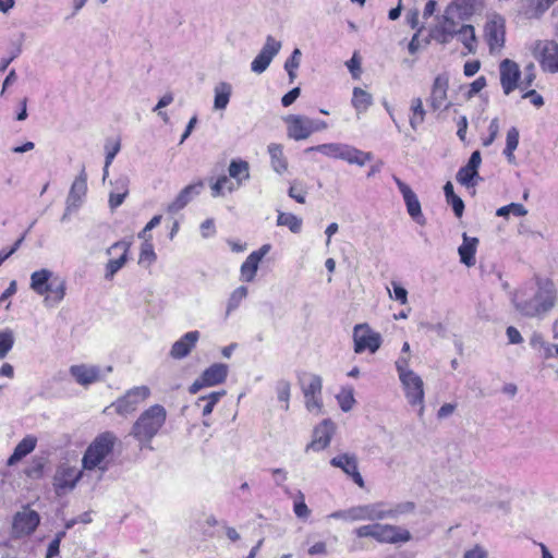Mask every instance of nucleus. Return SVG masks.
Returning <instances> with one entry per match:
<instances>
[{"mask_svg":"<svg viewBox=\"0 0 558 558\" xmlns=\"http://www.w3.org/2000/svg\"><path fill=\"white\" fill-rule=\"evenodd\" d=\"M39 524V515L34 510L17 512L13 520V531L16 535H28Z\"/></svg>","mask_w":558,"mask_h":558,"instance_id":"24","label":"nucleus"},{"mask_svg":"<svg viewBox=\"0 0 558 558\" xmlns=\"http://www.w3.org/2000/svg\"><path fill=\"white\" fill-rule=\"evenodd\" d=\"M351 102L354 109L361 113L365 112L372 106L373 97L366 90L354 87Z\"/></svg>","mask_w":558,"mask_h":558,"instance_id":"38","label":"nucleus"},{"mask_svg":"<svg viewBox=\"0 0 558 558\" xmlns=\"http://www.w3.org/2000/svg\"><path fill=\"white\" fill-rule=\"evenodd\" d=\"M302 390L304 397H311L314 395H322V378L315 374H308L301 379Z\"/></svg>","mask_w":558,"mask_h":558,"instance_id":"39","label":"nucleus"},{"mask_svg":"<svg viewBox=\"0 0 558 558\" xmlns=\"http://www.w3.org/2000/svg\"><path fill=\"white\" fill-rule=\"evenodd\" d=\"M14 344L12 330L0 331V359H4Z\"/></svg>","mask_w":558,"mask_h":558,"instance_id":"47","label":"nucleus"},{"mask_svg":"<svg viewBox=\"0 0 558 558\" xmlns=\"http://www.w3.org/2000/svg\"><path fill=\"white\" fill-rule=\"evenodd\" d=\"M300 88L299 87H294L293 89H291L289 93H287L282 98H281V104L283 107H289L290 105H292L296 98L300 96Z\"/></svg>","mask_w":558,"mask_h":558,"instance_id":"63","label":"nucleus"},{"mask_svg":"<svg viewBox=\"0 0 558 558\" xmlns=\"http://www.w3.org/2000/svg\"><path fill=\"white\" fill-rule=\"evenodd\" d=\"M228 172L229 177L236 181L238 186H241L243 182L250 179L248 162L242 159H234L230 162Z\"/></svg>","mask_w":558,"mask_h":558,"instance_id":"33","label":"nucleus"},{"mask_svg":"<svg viewBox=\"0 0 558 558\" xmlns=\"http://www.w3.org/2000/svg\"><path fill=\"white\" fill-rule=\"evenodd\" d=\"M393 181L397 184L400 193L402 194L403 201L407 206V211L410 215V217L418 225L424 226L426 223V219L422 214L421 203L416 194L408 184L401 181L398 177L393 175Z\"/></svg>","mask_w":558,"mask_h":558,"instance_id":"14","label":"nucleus"},{"mask_svg":"<svg viewBox=\"0 0 558 558\" xmlns=\"http://www.w3.org/2000/svg\"><path fill=\"white\" fill-rule=\"evenodd\" d=\"M298 496H299V500L294 501V507H293L294 513L300 519H307L311 511L304 501V495L302 492H299Z\"/></svg>","mask_w":558,"mask_h":558,"instance_id":"51","label":"nucleus"},{"mask_svg":"<svg viewBox=\"0 0 558 558\" xmlns=\"http://www.w3.org/2000/svg\"><path fill=\"white\" fill-rule=\"evenodd\" d=\"M354 352L360 354L364 351L375 353L381 345L380 333L372 330L368 324H357L353 329Z\"/></svg>","mask_w":558,"mask_h":558,"instance_id":"7","label":"nucleus"},{"mask_svg":"<svg viewBox=\"0 0 558 558\" xmlns=\"http://www.w3.org/2000/svg\"><path fill=\"white\" fill-rule=\"evenodd\" d=\"M31 289L44 296L46 307H56L65 296L66 282L51 270L43 268L31 275Z\"/></svg>","mask_w":558,"mask_h":558,"instance_id":"2","label":"nucleus"},{"mask_svg":"<svg viewBox=\"0 0 558 558\" xmlns=\"http://www.w3.org/2000/svg\"><path fill=\"white\" fill-rule=\"evenodd\" d=\"M167 411L160 404H154L145 410L134 422L131 435L141 444L142 447L149 445L151 439L159 433L165 425Z\"/></svg>","mask_w":558,"mask_h":558,"instance_id":"3","label":"nucleus"},{"mask_svg":"<svg viewBox=\"0 0 558 558\" xmlns=\"http://www.w3.org/2000/svg\"><path fill=\"white\" fill-rule=\"evenodd\" d=\"M131 243L128 241H118L107 248L108 255L119 253L117 258H110L106 265L105 278L110 280L125 265L129 258Z\"/></svg>","mask_w":558,"mask_h":558,"instance_id":"16","label":"nucleus"},{"mask_svg":"<svg viewBox=\"0 0 558 558\" xmlns=\"http://www.w3.org/2000/svg\"><path fill=\"white\" fill-rule=\"evenodd\" d=\"M415 504L412 501H405L395 505L393 507H385V519H397L399 515L413 512Z\"/></svg>","mask_w":558,"mask_h":558,"instance_id":"43","label":"nucleus"},{"mask_svg":"<svg viewBox=\"0 0 558 558\" xmlns=\"http://www.w3.org/2000/svg\"><path fill=\"white\" fill-rule=\"evenodd\" d=\"M396 368H397L399 377L403 376L404 374H408V373H413V371H411L409 368V357H407V356H400L396 361Z\"/></svg>","mask_w":558,"mask_h":558,"instance_id":"60","label":"nucleus"},{"mask_svg":"<svg viewBox=\"0 0 558 558\" xmlns=\"http://www.w3.org/2000/svg\"><path fill=\"white\" fill-rule=\"evenodd\" d=\"M229 373V367L223 363H215L207 367L201 376L190 386L189 391L192 395L197 393L202 388L213 387L225 383Z\"/></svg>","mask_w":558,"mask_h":558,"instance_id":"8","label":"nucleus"},{"mask_svg":"<svg viewBox=\"0 0 558 558\" xmlns=\"http://www.w3.org/2000/svg\"><path fill=\"white\" fill-rule=\"evenodd\" d=\"M506 335L509 340V343H511V344H520L523 342V338H522L520 331L513 326H509L507 328Z\"/></svg>","mask_w":558,"mask_h":558,"instance_id":"59","label":"nucleus"},{"mask_svg":"<svg viewBox=\"0 0 558 558\" xmlns=\"http://www.w3.org/2000/svg\"><path fill=\"white\" fill-rule=\"evenodd\" d=\"M121 145L120 141H116L111 148H109L108 144L106 145L107 154H106V166L109 167L114 159L116 155L120 151Z\"/></svg>","mask_w":558,"mask_h":558,"instance_id":"61","label":"nucleus"},{"mask_svg":"<svg viewBox=\"0 0 558 558\" xmlns=\"http://www.w3.org/2000/svg\"><path fill=\"white\" fill-rule=\"evenodd\" d=\"M411 539V533L398 525L377 523L376 538L378 543L402 544Z\"/></svg>","mask_w":558,"mask_h":558,"instance_id":"18","label":"nucleus"},{"mask_svg":"<svg viewBox=\"0 0 558 558\" xmlns=\"http://www.w3.org/2000/svg\"><path fill=\"white\" fill-rule=\"evenodd\" d=\"M448 88H449V78L446 74H439L435 77L430 94L427 99L429 107L434 110H447L451 102L448 101Z\"/></svg>","mask_w":558,"mask_h":558,"instance_id":"11","label":"nucleus"},{"mask_svg":"<svg viewBox=\"0 0 558 558\" xmlns=\"http://www.w3.org/2000/svg\"><path fill=\"white\" fill-rule=\"evenodd\" d=\"M248 290L246 287L241 286L236 288L230 295L227 304L226 314L229 315L233 311H235L240 303L247 296Z\"/></svg>","mask_w":558,"mask_h":558,"instance_id":"44","label":"nucleus"},{"mask_svg":"<svg viewBox=\"0 0 558 558\" xmlns=\"http://www.w3.org/2000/svg\"><path fill=\"white\" fill-rule=\"evenodd\" d=\"M392 287H393L395 299L397 301H399L401 304H407L408 291L397 282H392Z\"/></svg>","mask_w":558,"mask_h":558,"instance_id":"62","label":"nucleus"},{"mask_svg":"<svg viewBox=\"0 0 558 558\" xmlns=\"http://www.w3.org/2000/svg\"><path fill=\"white\" fill-rule=\"evenodd\" d=\"M354 521H380L385 520V504L375 502L369 505L352 507Z\"/></svg>","mask_w":558,"mask_h":558,"instance_id":"28","label":"nucleus"},{"mask_svg":"<svg viewBox=\"0 0 558 558\" xmlns=\"http://www.w3.org/2000/svg\"><path fill=\"white\" fill-rule=\"evenodd\" d=\"M306 154L317 151L326 157L332 159H340L347 161L350 165H356L363 167L367 161L373 159V154L369 151H363L352 145L345 143H326L316 146L307 147L304 150Z\"/></svg>","mask_w":558,"mask_h":558,"instance_id":"5","label":"nucleus"},{"mask_svg":"<svg viewBox=\"0 0 558 558\" xmlns=\"http://www.w3.org/2000/svg\"><path fill=\"white\" fill-rule=\"evenodd\" d=\"M410 110V126L413 130H417V128L424 122L426 116V110L424 109L423 101L420 97H415L411 100Z\"/></svg>","mask_w":558,"mask_h":558,"instance_id":"37","label":"nucleus"},{"mask_svg":"<svg viewBox=\"0 0 558 558\" xmlns=\"http://www.w3.org/2000/svg\"><path fill=\"white\" fill-rule=\"evenodd\" d=\"M268 153L271 159L272 169L277 173H283L288 168V162L283 156L282 145L272 143L268 146Z\"/></svg>","mask_w":558,"mask_h":558,"instance_id":"34","label":"nucleus"},{"mask_svg":"<svg viewBox=\"0 0 558 558\" xmlns=\"http://www.w3.org/2000/svg\"><path fill=\"white\" fill-rule=\"evenodd\" d=\"M150 395L147 386H138L130 389L123 397L111 404L120 415L133 413Z\"/></svg>","mask_w":558,"mask_h":558,"instance_id":"10","label":"nucleus"},{"mask_svg":"<svg viewBox=\"0 0 558 558\" xmlns=\"http://www.w3.org/2000/svg\"><path fill=\"white\" fill-rule=\"evenodd\" d=\"M462 239L463 242L458 248L460 260L468 267L474 266L478 239L469 236L466 233H463Z\"/></svg>","mask_w":558,"mask_h":558,"instance_id":"30","label":"nucleus"},{"mask_svg":"<svg viewBox=\"0 0 558 558\" xmlns=\"http://www.w3.org/2000/svg\"><path fill=\"white\" fill-rule=\"evenodd\" d=\"M445 197L448 204L452 206L453 213L458 218H461L464 211V203L458 195L454 194L453 185L447 182L444 186Z\"/></svg>","mask_w":558,"mask_h":558,"instance_id":"40","label":"nucleus"},{"mask_svg":"<svg viewBox=\"0 0 558 558\" xmlns=\"http://www.w3.org/2000/svg\"><path fill=\"white\" fill-rule=\"evenodd\" d=\"M519 145V131L517 128L512 126L507 132L506 137V147L504 149V155L510 163H514L515 156L514 150Z\"/></svg>","mask_w":558,"mask_h":558,"instance_id":"41","label":"nucleus"},{"mask_svg":"<svg viewBox=\"0 0 558 558\" xmlns=\"http://www.w3.org/2000/svg\"><path fill=\"white\" fill-rule=\"evenodd\" d=\"M280 49L281 43L268 35L262 50L252 61L251 70L257 74L265 72Z\"/></svg>","mask_w":558,"mask_h":558,"instance_id":"12","label":"nucleus"},{"mask_svg":"<svg viewBox=\"0 0 558 558\" xmlns=\"http://www.w3.org/2000/svg\"><path fill=\"white\" fill-rule=\"evenodd\" d=\"M486 86V78L484 76L477 77L470 84V89L468 92L469 97H473L477 93H480Z\"/></svg>","mask_w":558,"mask_h":558,"instance_id":"58","label":"nucleus"},{"mask_svg":"<svg viewBox=\"0 0 558 558\" xmlns=\"http://www.w3.org/2000/svg\"><path fill=\"white\" fill-rule=\"evenodd\" d=\"M301 57H302V52L299 48H295L290 58H288L284 62V69H291V70H296L299 66H300V63H301Z\"/></svg>","mask_w":558,"mask_h":558,"instance_id":"56","label":"nucleus"},{"mask_svg":"<svg viewBox=\"0 0 558 558\" xmlns=\"http://www.w3.org/2000/svg\"><path fill=\"white\" fill-rule=\"evenodd\" d=\"M214 109L225 110L230 101L232 95V86L230 83L220 82L215 88Z\"/></svg>","mask_w":558,"mask_h":558,"instance_id":"32","label":"nucleus"},{"mask_svg":"<svg viewBox=\"0 0 558 558\" xmlns=\"http://www.w3.org/2000/svg\"><path fill=\"white\" fill-rule=\"evenodd\" d=\"M288 124V136L302 141L311 136V119L305 116L290 114L286 118Z\"/></svg>","mask_w":558,"mask_h":558,"instance_id":"23","label":"nucleus"},{"mask_svg":"<svg viewBox=\"0 0 558 558\" xmlns=\"http://www.w3.org/2000/svg\"><path fill=\"white\" fill-rule=\"evenodd\" d=\"M70 374L82 386L92 385L100 379V368L95 365H72Z\"/></svg>","mask_w":558,"mask_h":558,"instance_id":"27","label":"nucleus"},{"mask_svg":"<svg viewBox=\"0 0 558 558\" xmlns=\"http://www.w3.org/2000/svg\"><path fill=\"white\" fill-rule=\"evenodd\" d=\"M488 132H489L488 137L483 140V145L484 146L492 145L494 143V141L496 140V137L498 136V133H499V120H498V118H494L490 121L489 126H488Z\"/></svg>","mask_w":558,"mask_h":558,"instance_id":"53","label":"nucleus"},{"mask_svg":"<svg viewBox=\"0 0 558 558\" xmlns=\"http://www.w3.org/2000/svg\"><path fill=\"white\" fill-rule=\"evenodd\" d=\"M543 70L558 72V44L553 40L538 41L534 49Z\"/></svg>","mask_w":558,"mask_h":558,"instance_id":"13","label":"nucleus"},{"mask_svg":"<svg viewBox=\"0 0 558 558\" xmlns=\"http://www.w3.org/2000/svg\"><path fill=\"white\" fill-rule=\"evenodd\" d=\"M157 258V255L154 251V245L150 239H145V241L141 245V253L138 258V264L151 265Z\"/></svg>","mask_w":558,"mask_h":558,"instance_id":"46","label":"nucleus"},{"mask_svg":"<svg viewBox=\"0 0 558 558\" xmlns=\"http://www.w3.org/2000/svg\"><path fill=\"white\" fill-rule=\"evenodd\" d=\"M37 439L33 436H26L23 438L14 448L13 453L8 459L9 465H14L21 461L24 457L29 454L36 447Z\"/></svg>","mask_w":558,"mask_h":558,"instance_id":"31","label":"nucleus"},{"mask_svg":"<svg viewBox=\"0 0 558 558\" xmlns=\"http://www.w3.org/2000/svg\"><path fill=\"white\" fill-rule=\"evenodd\" d=\"M475 178H478V171L469 168L468 166L460 168L456 177L457 181L460 184L465 185L468 187L475 185Z\"/></svg>","mask_w":558,"mask_h":558,"instance_id":"45","label":"nucleus"},{"mask_svg":"<svg viewBox=\"0 0 558 558\" xmlns=\"http://www.w3.org/2000/svg\"><path fill=\"white\" fill-rule=\"evenodd\" d=\"M333 468L341 469L361 488L364 487V480L357 470V458L354 453H341L330 460Z\"/></svg>","mask_w":558,"mask_h":558,"instance_id":"20","label":"nucleus"},{"mask_svg":"<svg viewBox=\"0 0 558 558\" xmlns=\"http://www.w3.org/2000/svg\"><path fill=\"white\" fill-rule=\"evenodd\" d=\"M225 396H226V390L214 391L207 396L199 397L197 399L195 405L202 408V414L204 416H207L213 412L215 405Z\"/></svg>","mask_w":558,"mask_h":558,"instance_id":"36","label":"nucleus"},{"mask_svg":"<svg viewBox=\"0 0 558 558\" xmlns=\"http://www.w3.org/2000/svg\"><path fill=\"white\" fill-rule=\"evenodd\" d=\"M557 291L553 281L535 277L514 290L511 302L526 318H543L556 305Z\"/></svg>","mask_w":558,"mask_h":558,"instance_id":"1","label":"nucleus"},{"mask_svg":"<svg viewBox=\"0 0 558 558\" xmlns=\"http://www.w3.org/2000/svg\"><path fill=\"white\" fill-rule=\"evenodd\" d=\"M408 402L411 405H420L418 417L422 418L424 414V384L422 378L416 373H408L399 377Z\"/></svg>","mask_w":558,"mask_h":558,"instance_id":"9","label":"nucleus"},{"mask_svg":"<svg viewBox=\"0 0 558 558\" xmlns=\"http://www.w3.org/2000/svg\"><path fill=\"white\" fill-rule=\"evenodd\" d=\"M82 477V471L69 464H61L53 476V487L58 495H62L75 487Z\"/></svg>","mask_w":558,"mask_h":558,"instance_id":"15","label":"nucleus"},{"mask_svg":"<svg viewBox=\"0 0 558 558\" xmlns=\"http://www.w3.org/2000/svg\"><path fill=\"white\" fill-rule=\"evenodd\" d=\"M336 426L329 418L324 420L313 430L312 441L306 446L305 451H322L326 449L335 434Z\"/></svg>","mask_w":558,"mask_h":558,"instance_id":"17","label":"nucleus"},{"mask_svg":"<svg viewBox=\"0 0 558 558\" xmlns=\"http://www.w3.org/2000/svg\"><path fill=\"white\" fill-rule=\"evenodd\" d=\"M487 553L481 547L475 546L474 548L464 553V558H486Z\"/></svg>","mask_w":558,"mask_h":558,"instance_id":"64","label":"nucleus"},{"mask_svg":"<svg viewBox=\"0 0 558 558\" xmlns=\"http://www.w3.org/2000/svg\"><path fill=\"white\" fill-rule=\"evenodd\" d=\"M199 331H189L183 335L179 340H177L170 350V356L174 360H181L186 357L191 351L195 348L198 339Z\"/></svg>","mask_w":558,"mask_h":558,"instance_id":"26","label":"nucleus"},{"mask_svg":"<svg viewBox=\"0 0 558 558\" xmlns=\"http://www.w3.org/2000/svg\"><path fill=\"white\" fill-rule=\"evenodd\" d=\"M222 183H229V177L221 175L214 183L210 184L211 195L213 197L223 196V187Z\"/></svg>","mask_w":558,"mask_h":558,"instance_id":"55","label":"nucleus"},{"mask_svg":"<svg viewBox=\"0 0 558 558\" xmlns=\"http://www.w3.org/2000/svg\"><path fill=\"white\" fill-rule=\"evenodd\" d=\"M204 187L203 181H197L196 183L186 185L178 196L171 202L167 211L170 214H177L181 209H183L195 196L199 195Z\"/></svg>","mask_w":558,"mask_h":558,"instance_id":"25","label":"nucleus"},{"mask_svg":"<svg viewBox=\"0 0 558 558\" xmlns=\"http://www.w3.org/2000/svg\"><path fill=\"white\" fill-rule=\"evenodd\" d=\"M117 440L118 438L112 432L99 434L84 452L83 469L87 471L99 469L105 472L108 469L106 458L112 453Z\"/></svg>","mask_w":558,"mask_h":558,"instance_id":"4","label":"nucleus"},{"mask_svg":"<svg viewBox=\"0 0 558 558\" xmlns=\"http://www.w3.org/2000/svg\"><path fill=\"white\" fill-rule=\"evenodd\" d=\"M432 37L441 45H447L450 43V40L454 37L450 34V32L447 29L441 28L439 25H437L432 33Z\"/></svg>","mask_w":558,"mask_h":558,"instance_id":"52","label":"nucleus"},{"mask_svg":"<svg viewBox=\"0 0 558 558\" xmlns=\"http://www.w3.org/2000/svg\"><path fill=\"white\" fill-rule=\"evenodd\" d=\"M459 40L462 43L468 53H474L476 50V36L475 29L470 24H463L460 26L457 35Z\"/></svg>","mask_w":558,"mask_h":558,"instance_id":"35","label":"nucleus"},{"mask_svg":"<svg viewBox=\"0 0 558 558\" xmlns=\"http://www.w3.org/2000/svg\"><path fill=\"white\" fill-rule=\"evenodd\" d=\"M87 192V174L85 172V168L83 167L78 177L74 180L71 185L70 192L66 197V211L74 213L76 211L86 195Z\"/></svg>","mask_w":558,"mask_h":558,"instance_id":"19","label":"nucleus"},{"mask_svg":"<svg viewBox=\"0 0 558 558\" xmlns=\"http://www.w3.org/2000/svg\"><path fill=\"white\" fill-rule=\"evenodd\" d=\"M270 244H264L257 251L252 252L241 266V280L251 282L254 280L260 260L270 251Z\"/></svg>","mask_w":558,"mask_h":558,"instance_id":"22","label":"nucleus"},{"mask_svg":"<svg viewBox=\"0 0 558 558\" xmlns=\"http://www.w3.org/2000/svg\"><path fill=\"white\" fill-rule=\"evenodd\" d=\"M291 385L288 380L281 379L276 385L278 400L284 402V410L289 409Z\"/></svg>","mask_w":558,"mask_h":558,"instance_id":"49","label":"nucleus"},{"mask_svg":"<svg viewBox=\"0 0 558 558\" xmlns=\"http://www.w3.org/2000/svg\"><path fill=\"white\" fill-rule=\"evenodd\" d=\"M452 7L449 5L444 15L441 16V21L439 22V26L444 29H448L452 36H456L460 26L459 24L450 16Z\"/></svg>","mask_w":558,"mask_h":558,"instance_id":"48","label":"nucleus"},{"mask_svg":"<svg viewBox=\"0 0 558 558\" xmlns=\"http://www.w3.org/2000/svg\"><path fill=\"white\" fill-rule=\"evenodd\" d=\"M130 180L126 175H121L111 182L113 189L109 195V206L111 209H116L123 202L129 194Z\"/></svg>","mask_w":558,"mask_h":558,"instance_id":"29","label":"nucleus"},{"mask_svg":"<svg viewBox=\"0 0 558 558\" xmlns=\"http://www.w3.org/2000/svg\"><path fill=\"white\" fill-rule=\"evenodd\" d=\"M376 527H377V523L362 525L354 530V534L357 537H372L375 539L376 538Z\"/></svg>","mask_w":558,"mask_h":558,"instance_id":"54","label":"nucleus"},{"mask_svg":"<svg viewBox=\"0 0 558 558\" xmlns=\"http://www.w3.org/2000/svg\"><path fill=\"white\" fill-rule=\"evenodd\" d=\"M305 193H306V191H305L303 184L296 180L293 181V183L290 185V189L288 191L289 196L300 204L305 203Z\"/></svg>","mask_w":558,"mask_h":558,"instance_id":"50","label":"nucleus"},{"mask_svg":"<svg viewBox=\"0 0 558 558\" xmlns=\"http://www.w3.org/2000/svg\"><path fill=\"white\" fill-rule=\"evenodd\" d=\"M302 223V219L291 213L280 211L277 218L278 226H284L293 233L301 232Z\"/></svg>","mask_w":558,"mask_h":558,"instance_id":"42","label":"nucleus"},{"mask_svg":"<svg viewBox=\"0 0 558 558\" xmlns=\"http://www.w3.org/2000/svg\"><path fill=\"white\" fill-rule=\"evenodd\" d=\"M337 398L341 410L344 412L350 411L355 402L353 395L351 392L345 395H339Z\"/></svg>","mask_w":558,"mask_h":558,"instance_id":"57","label":"nucleus"},{"mask_svg":"<svg viewBox=\"0 0 558 558\" xmlns=\"http://www.w3.org/2000/svg\"><path fill=\"white\" fill-rule=\"evenodd\" d=\"M499 71L502 90L509 95L519 86L518 82L521 76L519 65L510 59H505L499 65Z\"/></svg>","mask_w":558,"mask_h":558,"instance_id":"21","label":"nucleus"},{"mask_svg":"<svg viewBox=\"0 0 558 558\" xmlns=\"http://www.w3.org/2000/svg\"><path fill=\"white\" fill-rule=\"evenodd\" d=\"M484 39L490 53L501 51L506 40V20L504 16L497 13L487 16L484 25Z\"/></svg>","mask_w":558,"mask_h":558,"instance_id":"6","label":"nucleus"}]
</instances>
